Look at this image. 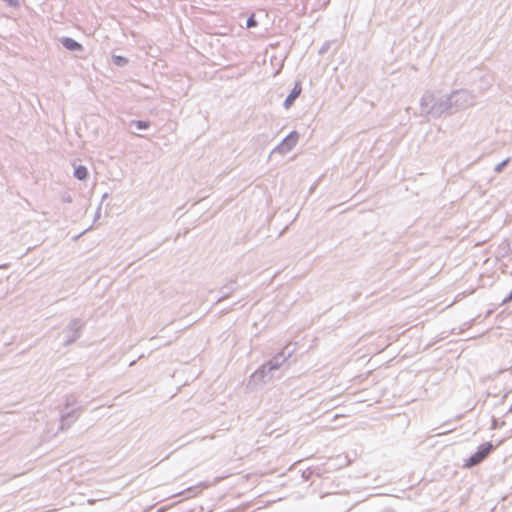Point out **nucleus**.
<instances>
[{
	"instance_id": "nucleus-1",
	"label": "nucleus",
	"mask_w": 512,
	"mask_h": 512,
	"mask_svg": "<svg viewBox=\"0 0 512 512\" xmlns=\"http://www.w3.org/2000/svg\"><path fill=\"white\" fill-rule=\"evenodd\" d=\"M492 449L493 445L491 443L482 444L478 448V451L475 454H473L469 459H467L465 466L472 467L479 464L489 455Z\"/></svg>"
},
{
	"instance_id": "nucleus-2",
	"label": "nucleus",
	"mask_w": 512,
	"mask_h": 512,
	"mask_svg": "<svg viewBox=\"0 0 512 512\" xmlns=\"http://www.w3.org/2000/svg\"><path fill=\"white\" fill-rule=\"evenodd\" d=\"M301 91H302L301 84L299 82H297L285 100L284 106L286 109H288L292 106L295 99L300 95Z\"/></svg>"
},
{
	"instance_id": "nucleus-3",
	"label": "nucleus",
	"mask_w": 512,
	"mask_h": 512,
	"mask_svg": "<svg viewBox=\"0 0 512 512\" xmlns=\"http://www.w3.org/2000/svg\"><path fill=\"white\" fill-rule=\"evenodd\" d=\"M61 43L66 49L71 50V51L82 49V45L80 43L76 42L75 40H73L72 38H68V37L63 38L61 40Z\"/></svg>"
},
{
	"instance_id": "nucleus-4",
	"label": "nucleus",
	"mask_w": 512,
	"mask_h": 512,
	"mask_svg": "<svg viewBox=\"0 0 512 512\" xmlns=\"http://www.w3.org/2000/svg\"><path fill=\"white\" fill-rule=\"evenodd\" d=\"M74 175L77 179L79 180H84L87 175H88V171L86 169V167L84 166H78L75 171H74Z\"/></svg>"
},
{
	"instance_id": "nucleus-5",
	"label": "nucleus",
	"mask_w": 512,
	"mask_h": 512,
	"mask_svg": "<svg viewBox=\"0 0 512 512\" xmlns=\"http://www.w3.org/2000/svg\"><path fill=\"white\" fill-rule=\"evenodd\" d=\"M256 25H257V22H256V20H255V18H254V15H252V16L248 19V21H247V27H248V28H251V27H255Z\"/></svg>"
},
{
	"instance_id": "nucleus-6",
	"label": "nucleus",
	"mask_w": 512,
	"mask_h": 512,
	"mask_svg": "<svg viewBox=\"0 0 512 512\" xmlns=\"http://www.w3.org/2000/svg\"><path fill=\"white\" fill-rule=\"evenodd\" d=\"M135 124L138 129H146L148 127V124L142 121H137Z\"/></svg>"
},
{
	"instance_id": "nucleus-7",
	"label": "nucleus",
	"mask_w": 512,
	"mask_h": 512,
	"mask_svg": "<svg viewBox=\"0 0 512 512\" xmlns=\"http://www.w3.org/2000/svg\"><path fill=\"white\" fill-rule=\"evenodd\" d=\"M286 143H295L296 142V137L294 136H289L286 140H285Z\"/></svg>"
}]
</instances>
